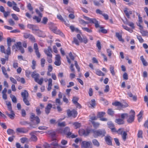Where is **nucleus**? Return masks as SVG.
Listing matches in <instances>:
<instances>
[{"label":"nucleus","mask_w":148,"mask_h":148,"mask_svg":"<svg viewBox=\"0 0 148 148\" xmlns=\"http://www.w3.org/2000/svg\"><path fill=\"white\" fill-rule=\"evenodd\" d=\"M16 131L18 132L23 133H26L28 131V130L24 127L18 128L16 129Z\"/></svg>","instance_id":"15"},{"label":"nucleus","mask_w":148,"mask_h":148,"mask_svg":"<svg viewBox=\"0 0 148 148\" xmlns=\"http://www.w3.org/2000/svg\"><path fill=\"white\" fill-rule=\"evenodd\" d=\"M112 105L116 106H119L122 107L123 106L122 104L119 102L116 101L112 103Z\"/></svg>","instance_id":"40"},{"label":"nucleus","mask_w":148,"mask_h":148,"mask_svg":"<svg viewBox=\"0 0 148 148\" xmlns=\"http://www.w3.org/2000/svg\"><path fill=\"white\" fill-rule=\"evenodd\" d=\"M110 70L112 75L114 76L115 75V73L114 71V67L111 65H110Z\"/></svg>","instance_id":"48"},{"label":"nucleus","mask_w":148,"mask_h":148,"mask_svg":"<svg viewBox=\"0 0 148 148\" xmlns=\"http://www.w3.org/2000/svg\"><path fill=\"white\" fill-rule=\"evenodd\" d=\"M44 52L48 57H51L52 56L51 54L52 50L50 46L48 47L47 49H44Z\"/></svg>","instance_id":"10"},{"label":"nucleus","mask_w":148,"mask_h":148,"mask_svg":"<svg viewBox=\"0 0 148 148\" xmlns=\"http://www.w3.org/2000/svg\"><path fill=\"white\" fill-rule=\"evenodd\" d=\"M7 133L8 135H13L15 134V132L13 130L11 129H8L7 131Z\"/></svg>","instance_id":"30"},{"label":"nucleus","mask_w":148,"mask_h":148,"mask_svg":"<svg viewBox=\"0 0 148 148\" xmlns=\"http://www.w3.org/2000/svg\"><path fill=\"white\" fill-rule=\"evenodd\" d=\"M58 132L61 134H65L67 135L68 136H71L72 134L71 132H70V128L68 127H65L64 130L61 128L60 129L58 130Z\"/></svg>","instance_id":"3"},{"label":"nucleus","mask_w":148,"mask_h":148,"mask_svg":"<svg viewBox=\"0 0 148 148\" xmlns=\"http://www.w3.org/2000/svg\"><path fill=\"white\" fill-rule=\"evenodd\" d=\"M30 120L31 122L29 123L27 121H22L20 122V124L22 125H29L31 127L35 128V127L33 126V122L36 121L35 124L36 125L40 123V120L38 116H36L34 114L32 113L30 114Z\"/></svg>","instance_id":"1"},{"label":"nucleus","mask_w":148,"mask_h":148,"mask_svg":"<svg viewBox=\"0 0 148 148\" xmlns=\"http://www.w3.org/2000/svg\"><path fill=\"white\" fill-rule=\"evenodd\" d=\"M114 112L112 110V109H109L108 110V114L109 115L113 116L114 114Z\"/></svg>","instance_id":"43"},{"label":"nucleus","mask_w":148,"mask_h":148,"mask_svg":"<svg viewBox=\"0 0 148 148\" xmlns=\"http://www.w3.org/2000/svg\"><path fill=\"white\" fill-rule=\"evenodd\" d=\"M127 24L130 26L132 29L134 28V23L132 22H127Z\"/></svg>","instance_id":"59"},{"label":"nucleus","mask_w":148,"mask_h":148,"mask_svg":"<svg viewBox=\"0 0 148 148\" xmlns=\"http://www.w3.org/2000/svg\"><path fill=\"white\" fill-rule=\"evenodd\" d=\"M37 35L38 36L43 38H44L45 37V35L43 32L40 30H39V29H38V30L37 31Z\"/></svg>","instance_id":"25"},{"label":"nucleus","mask_w":148,"mask_h":148,"mask_svg":"<svg viewBox=\"0 0 148 148\" xmlns=\"http://www.w3.org/2000/svg\"><path fill=\"white\" fill-rule=\"evenodd\" d=\"M79 133L80 136H86L88 135L90 132V131L89 130H84L83 129H81L79 130L78 131Z\"/></svg>","instance_id":"8"},{"label":"nucleus","mask_w":148,"mask_h":148,"mask_svg":"<svg viewBox=\"0 0 148 148\" xmlns=\"http://www.w3.org/2000/svg\"><path fill=\"white\" fill-rule=\"evenodd\" d=\"M41 18L39 17H38L36 16H34L33 17V19L34 20H36V21L37 23H39L41 20Z\"/></svg>","instance_id":"44"},{"label":"nucleus","mask_w":148,"mask_h":148,"mask_svg":"<svg viewBox=\"0 0 148 148\" xmlns=\"http://www.w3.org/2000/svg\"><path fill=\"white\" fill-rule=\"evenodd\" d=\"M50 29L51 30L56 34H60L61 35H63V34L60 30H58L57 27L54 25H51Z\"/></svg>","instance_id":"7"},{"label":"nucleus","mask_w":148,"mask_h":148,"mask_svg":"<svg viewBox=\"0 0 148 148\" xmlns=\"http://www.w3.org/2000/svg\"><path fill=\"white\" fill-rule=\"evenodd\" d=\"M27 27L29 29H31L33 31H38V27L36 25L28 24L27 25Z\"/></svg>","instance_id":"13"},{"label":"nucleus","mask_w":148,"mask_h":148,"mask_svg":"<svg viewBox=\"0 0 148 148\" xmlns=\"http://www.w3.org/2000/svg\"><path fill=\"white\" fill-rule=\"evenodd\" d=\"M29 38L32 42H36L34 37L32 34H30Z\"/></svg>","instance_id":"50"},{"label":"nucleus","mask_w":148,"mask_h":148,"mask_svg":"<svg viewBox=\"0 0 148 148\" xmlns=\"http://www.w3.org/2000/svg\"><path fill=\"white\" fill-rule=\"evenodd\" d=\"M100 29L99 31V32H101L102 33L104 34H106L107 33V31L103 28V27H100Z\"/></svg>","instance_id":"42"},{"label":"nucleus","mask_w":148,"mask_h":148,"mask_svg":"<svg viewBox=\"0 0 148 148\" xmlns=\"http://www.w3.org/2000/svg\"><path fill=\"white\" fill-rule=\"evenodd\" d=\"M96 73L99 76H104L105 75V74L103 73L98 69L96 70Z\"/></svg>","instance_id":"32"},{"label":"nucleus","mask_w":148,"mask_h":148,"mask_svg":"<svg viewBox=\"0 0 148 148\" xmlns=\"http://www.w3.org/2000/svg\"><path fill=\"white\" fill-rule=\"evenodd\" d=\"M66 112L67 114L69 117L72 116L74 118H75L77 116V111L74 110L71 111L70 110H68Z\"/></svg>","instance_id":"6"},{"label":"nucleus","mask_w":148,"mask_h":148,"mask_svg":"<svg viewBox=\"0 0 148 148\" xmlns=\"http://www.w3.org/2000/svg\"><path fill=\"white\" fill-rule=\"evenodd\" d=\"M105 139L107 144L109 145H112V138L110 136H107L105 137Z\"/></svg>","instance_id":"11"},{"label":"nucleus","mask_w":148,"mask_h":148,"mask_svg":"<svg viewBox=\"0 0 148 148\" xmlns=\"http://www.w3.org/2000/svg\"><path fill=\"white\" fill-rule=\"evenodd\" d=\"M10 97L12 99V101L14 103H16L17 102V99L16 97L14 95H11Z\"/></svg>","instance_id":"51"},{"label":"nucleus","mask_w":148,"mask_h":148,"mask_svg":"<svg viewBox=\"0 0 148 148\" xmlns=\"http://www.w3.org/2000/svg\"><path fill=\"white\" fill-rule=\"evenodd\" d=\"M121 135H122V138L123 140L124 141H125L126 139V136L127 135V134L126 132L124 131L122 134Z\"/></svg>","instance_id":"36"},{"label":"nucleus","mask_w":148,"mask_h":148,"mask_svg":"<svg viewBox=\"0 0 148 148\" xmlns=\"http://www.w3.org/2000/svg\"><path fill=\"white\" fill-rule=\"evenodd\" d=\"M58 125L61 127H64L66 125V123L64 121L61 123H59L58 124Z\"/></svg>","instance_id":"54"},{"label":"nucleus","mask_w":148,"mask_h":148,"mask_svg":"<svg viewBox=\"0 0 148 148\" xmlns=\"http://www.w3.org/2000/svg\"><path fill=\"white\" fill-rule=\"evenodd\" d=\"M48 21V19L47 17H44L42 21L41 22V23L45 25L46 24L47 22Z\"/></svg>","instance_id":"56"},{"label":"nucleus","mask_w":148,"mask_h":148,"mask_svg":"<svg viewBox=\"0 0 148 148\" xmlns=\"http://www.w3.org/2000/svg\"><path fill=\"white\" fill-rule=\"evenodd\" d=\"M121 118L123 120L125 118L127 117L128 116V114L127 113H123L121 115Z\"/></svg>","instance_id":"62"},{"label":"nucleus","mask_w":148,"mask_h":148,"mask_svg":"<svg viewBox=\"0 0 148 148\" xmlns=\"http://www.w3.org/2000/svg\"><path fill=\"white\" fill-rule=\"evenodd\" d=\"M73 124L75 126L76 129L80 127L81 126L80 123L77 122L74 123Z\"/></svg>","instance_id":"41"},{"label":"nucleus","mask_w":148,"mask_h":148,"mask_svg":"<svg viewBox=\"0 0 148 148\" xmlns=\"http://www.w3.org/2000/svg\"><path fill=\"white\" fill-rule=\"evenodd\" d=\"M31 135V139L32 141H36L37 140V138L36 136L33 135V132H32L30 133Z\"/></svg>","instance_id":"29"},{"label":"nucleus","mask_w":148,"mask_h":148,"mask_svg":"<svg viewBox=\"0 0 148 148\" xmlns=\"http://www.w3.org/2000/svg\"><path fill=\"white\" fill-rule=\"evenodd\" d=\"M124 12L127 18H130V15L132 14V11H128L127 10V9L126 8L125 9Z\"/></svg>","instance_id":"23"},{"label":"nucleus","mask_w":148,"mask_h":148,"mask_svg":"<svg viewBox=\"0 0 148 148\" xmlns=\"http://www.w3.org/2000/svg\"><path fill=\"white\" fill-rule=\"evenodd\" d=\"M105 114V112H99L98 113L97 117L100 119Z\"/></svg>","instance_id":"31"},{"label":"nucleus","mask_w":148,"mask_h":148,"mask_svg":"<svg viewBox=\"0 0 148 148\" xmlns=\"http://www.w3.org/2000/svg\"><path fill=\"white\" fill-rule=\"evenodd\" d=\"M10 113H9L8 112L6 111L5 112L6 114L11 119H14L15 116V114L14 111H12V112H10Z\"/></svg>","instance_id":"16"},{"label":"nucleus","mask_w":148,"mask_h":148,"mask_svg":"<svg viewBox=\"0 0 148 148\" xmlns=\"http://www.w3.org/2000/svg\"><path fill=\"white\" fill-rule=\"evenodd\" d=\"M8 22L11 25L13 26L15 24L14 21L11 18L9 19Z\"/></svg>","instance_id":"55"},{"label":"nucleus","mask_w":148,"mask_h":148,"mask_svg":"<svg viewBox=\"0 0 148 148\" xmlns=\"http://www.w3.org/2000/svg\"><path fill=\"white\" fill-rule=\"evenodd\" d=\"M137 38L138 39L139 42L142 43L144 41L143 39L142 38L141 36L140 35H137L136 36Z\"/></svg>","instance_id":"45"},{"label":"nucleus","mask_w":148,"mask_h":148,"mask_svg":"<svg viewBox=\"0 0 148 148\" xmlns=\"http://www.w3.org/2000/svg\"><path fill=\"white\" fill-rule=\"evenodd\" d=\"M39 74L38 73H36V71H34L31 74V76L34 79V80H36L39 77Z\"/></svg>","instance_id":"18"},{"label":"nucleus","mask_w":148,"mask_h":148,"mask_svg":"<svg viewBox=\"0 0 148 148\" xmlns=\"http://www.w3.org/2000/svg\"><path fill=\"white\" fill-rule=\"evenodd\" d=\"M140 59L144 66H147L148 65V63L144 58L143 56H141L140 57Z\"/></svg>","instance_id":"27"},{"label":"nucleus","mask_w":148,"mask_h":148,"mask_svg":"<svg viewBox=\"0 0 148 148\" xmlns=\"http://www.w3.org/2000/svg\"><path fill=\"white\" fill-rule=\"evenodd\" d=\"M116 36L120 41L124 42V40L122 38L121 35L119 33L116 32Z\"/></svg>","instance_id":"28"},{"label":"nucleus","mask_w":148,"mask_h":148,"mask_svg":"<svg viewBox=\"0 0 148 148\" xmlns=\"http://www.w3.org/2000/svg\"><path fill=\"white\" fill-rule=\"evenodd\" d=\"M45 61V59L44 58H42L41 59V65L42 67L44 66Z\"/></svg>","instance_id":"57"},{"label":"nucleus","mask_w":148,"mask_h":148,"mask_svg":"<svg viewBox=\"0 0 148 148\" xmlns=\"http://www.w3.org/2000/svg\"><path fill=\"white\" fill-rule=\"evenodd\" d=\"M35 81L38 84L40 85H42L43 81V78H42L40 79H39L38 78L36 80H35Z\"/></svg>","instance_id":"38"},{"label":"nucleus","mask_w":148,"mask_h":148,"mask_svg":"<svg viewBox=\"0 0 148 148\" xmlns=\"http://www.w3.org/2000/svg\"><path fill=\"white\" fill-rule=\"evenodd\" d=\"M11 16H12V18L15 20L18 21V17L14 14H11Z\"/></svg>","instance_id":"63"},{"label":"nucleus","mask_w":148,"mask_h":148,"mask_svg":"<svg viewBox=\"0 0 148 148\" xmlns=\"http://www.w3.org/2000/svg\"><path fill=\"white\" fill-rule=\"evenodd\" d=\"M92 142L94 145L97 147L99 146L100 144L96 139H93L92 140Z\"/></svg>","instance_id":"34"},{"label":"nucleus","mask_w":148,"mask_h":148,"mask_svg":"<svg viewBox=\"0 0 148 148\" xmlns=\"http://www.w3.org/2000/svg\"><path fill=\"white\" fill-rule=\"evenodd\" d=\"M115 122L119 125L123 124L124 121L123 119H116L115 121Z\"/></svg>","instance_id":"26"},{"label":"nucleus","mask_w":148,"mask_h":148,"mask_svg":"<svg viewBox=\"0 0 148 148\" xmlns=\"http://www.w3.org/2000/svg\"><path fill=\"white\" fill-rule=\"evenodd\" d=\"M140 32L143 36H148V32L147 30H144L143 29H140Z\"/></svg>","instance_id":"24"},{"label":"nucleus","mask_w":148,"mask_h":148,"mask_svg":"<svg viewBox=\"0 0 148 148\" xmlns=\"http://www.w3.org/2000/svg\"><path fill=\"white\" fill-rule=\"evenodd\" d=\"M143 112L140 111L139 114L138 115V121L139 122H140L141 119L142 117Z\"/></svg>","instance_id":"39"},{"label":"nucleus","mask_w":148,"mask_h":148,"mask_svg":"<svg viewBox=\"0 0 148 148\" xmlns=\"http://www.w3.org/2000/svg\"><path fill=\"white\" fill-rule=\"evenodd\" d=\"M61 57L59 54H57L56 55L55 58V61L54 62V64L57 66H59L61 64V61L60 60Z\"/></svg>","instance_id":"9"},{"label":"nucleus","mask_w":148,"mask_h":148,"mask_svg":"<svg viewBox=\"0 0 148 148\" xmlns=\"http://www.w3.org/2000/svg\"><path fill=\"white\" fill-rule=\"evenodd\" d=\"M23 34V37L26 39L29 38L31 34L27 33H24Z\"/></svg>","instance_id":"60"},{"label":"nucleus","mask_w":148,"mask_h":148,"mask_svg":"<svg viewBox=\"0 0 148 148\" xmlns=\"http://www.w3.org/2000/svg\"><path fill=\"white\" fill-rule=\"evenodd\" d=\"M130 115L129 117L127 120V122L129 123H132L134 121L135 115V112L134 111L131 110L130 112Z\"/></svg>","instance_id":"5"},{"label":"nucleus","mask_w":148,"mask_h":148,"mask_svg":"<svg viewBox=\"0 0 148 148\" xmlns=\"http://www.w3.org/2000/svg\"><path fill=\"white\" fill-rule=\"evenodd\" d=\"M93 136L94 137L97 138L98 137H103L105 136L106 132L104 129H99L97 130H92Z\"/></svg>","instance_id":"2"},{"label":"nucleus","mask_w":148,"mask_h":148,"mask_svg":"<svg viewBox=\"0 0 148 148\" xmlns=\"http://www.w3.org/2000/svg\"><path fill=\"white\" fill-rule=\"evenodd\" d=\"M10 80L11 82L14 84H17V81L16 80L14 79V78L12 77H11L10 78Z\"/></svg>","instance_id":"61"},{"label":"nucleus","mask_w":148,"mask_h":148,"mask_svg":"<svg viewBox=\"0 0 148 148\" xmlns=\"http://www.w3.org/2000/svg\"><path fill=\"white\" fill-rule=\"evenodd\" d=\"M78 98L76 97H73V99L72 100V101L74 104H76V103H78L77 101L78 100Z\"/></svg>","instance_id":"49"},{"label":"nucleus","mask_w":148,"mask_h":148,"mask_svg":"<svg viewBox=\"0 0 148 148\" xmlns=\"http://www.w3.org/2000/svg\"><path fill=\"white\" fill-rule=\"evenodd\" d=\"M123 132V129L122 128H120L119 129L117 130L116 129V131L113 132H116L118 134L121 135L122 134Z\"/></svg>","instance_id":"35"},{"label":"nucleus","mask_w":148,"mask_h":148,"mask_svg":"<svg viewBox=\"0 0 148 148\" xmlns=\"http://www.w3.org/2000/svg\"><path fill=\"white\" fill-rule=\"evenodd\" d=\"M91 143L90 142L83 141L82 143V148H86L88 147L90 145Z\"/></svg>","instance_id":"19"},{"label":"nucleus","mask_w":148,"mask_h":148,"mask_svg":"<svg viewBox=\"0 0 148 148\" xmlns=\"http://www.w3.org/2000/svg\"><path fill=\"white\" fill-rule=\"evenodd\" d=\"M15 44L16 46V48L18 49L22 47L21 45V42H17Z\"/></svg>","instance_id":"53"},{"label":"nucleus","mask_w":148,"mask_h":148,"mask_svg":"<svg viewBox=\"0 0 148 148\" xmlns=\"http://www.w3.org/2000/svg\"><path fill=\"white\" fill-rule=\"evenodd\" d=\"M1 69L5 77L7 78H8L9 76L7 73V70H6L4 66H2L1 67Z\"/></svg>","instance_id":"22"},{"label":"nucleus","mask_w":148,"mask_h":148,"mask_svg":"<svg viewBox=\"0 0 148 148\" xmlns=\"http://www.w3.org/2000/svg\"><path fill=\"white\" fill-rule=\"evenodd\" d=\"M21 95L22 97L23 98H28L29 96V93L26 90H24V92L21 93Z\"/></svg>","instance_id":"21"},{"label":"nucleus","mask_w":148,"mask_h":148,"mask_svg":"<svg viewBox=\"0 0 148 148\" xmlns=\"http://www.w3.org/2000/svg\"><path fill=\"white\" fill-rule=\"evenodd\" d=\"M92 123L93 126L95 128L98 127L100 125L99 123L95 121H92Z\"/></svg>","instance_id":"46"},{"label":"nucleus","mask_w":148,"mask_h":148,"mask_svg":"<svg viewBox=\"0 0 148 148\" xmlns=\"http://www.w3.org/2000/svg\"><path fill=\"white\" fill-rule=\"evenodd\" d=\"M53 140V141L51 144V145L55 147L58 146V141H57V140L56 139H55L54 140Z\"/></svg>","instance_id":"47"},{"label":"nucleus","mask_w":148,"mask_h":148,"mask_svg":"<svg viewBox=\"0 0 148 148\" xmlns=\"http://www.w3.org/2000/svg\"><path fill=\"white\" fill-rule=\"evenodd\" d=\"M28 98H23V101L25 103L27 106H29L30 104L29 101L27 99Z\"/></svg>","instance_id":"52"},{"label":"nucleus","mask_w":148,"mask_h":148,"mask_svg":"<svg viewBox=\"0 0 148 148\" xmlns=\"http://www.w3.org/2000/svg\"><path fill=\"white\" fill-rule=\"evenodd\" d=\"M143 132L142 130H139L138 131L137 134V137L138 138H143Z\"/></svg>","instance_id":"37"},{"label":"nucleus","mask_w":148,"mask_h":148,"mask_svg":"<svg viewBox=\"0 0 148 148\" xmlns=\"http://www.w3.org/2000/svg\"><path fill=\"white\" fill-rule=\"evenodd\" d=\"M52 106L51 104L49 103L45 108V112L47 114H48L50 112Z\"/></svg>","instance_id":"17"},{"label":"nucleus","mask_w":148,"mask_h":148,"mask_svg":"<svg viewBox=\"0 0 148 148\" xmlns=\"http://www.w3.org/2000/svg\"><path fill=\"white\" fill-rule=\"evenodd\" d=\"M6 105L7 106L8 110L10 111V112L13 111L12 110L11 104L10 102H8L6 103Z\"/></svg>","instance_id":"33"},{"label":"nucleus","mask_w":148,"mask_h":148,"mask_svg":"<svg viewBox=\"0 0 148 148\" xmlns=\"http://www.w3.org/2000/svg\"><path fill=\"white\" fill-rule=\"evenodd\" d=\"M32 67L33 69H35V66L36 64V61L34 60H33L32 61Z\"/></svg>","instance_id":"58"},{"label":"nucleus","mask_w":148,"mask_h":148,"mask_svg":"<svg viewBox=\"0 0 148 148\" xmlns=\"http://www.w3.org/2000/svg\"><path fill=\"white\" fill-rule=\"evenodd\" d=\"M84 18L86 20L90 21V22L94 24L96 28H97L99 27H101V26L99 25L98 21L95 19L90 18L85 16H84Z\"/></svg>","instance_id":"4"},{"label":"nucleus","mask_w":148,"mask_h":148,"mask_svg":"<svg viewBox=\"0 0 148 148\" xmlns=\"http://www.w3.org/2000/svg\"><path fill=\"white\" fill-rule=\"evenodd\" d=\"M87 104L90 107L94 108L95 106V101L94 99H92L90 102H88Z\"/></svg>","instance_id":"20"},{"label":"nucleus","mask_w":148,"mask_h":148,"mask_svg":"<svg viewBox=\"0 0 148 148\" xmlns=\"http://www.w3.org/2000/svg\"><path fill=\"white\" fill-rule=\"evenodd\" d=\"M0 47V51L2 53H3L5 54H6L8 56L10 55L11 54V51H10L9 52L8 51V49L7 50L5 51V48L4 46L1 45Z\"/></svg>","instance_id":"14"},{"label":"nucleus","mask_w":148,"mask_h":148,"mask_svg":"<svg viewBox=\"0 0 148 148\" xmlns=\"http://www.w3.org/2000/svg\"><path fill=\"white\" fill-rule=\"evenodd\" d=\"M13 9L15 11L19 12L20 11V10L19 8L17 7V6H13L12 7Z\"/></svg>","instance_id":"64"},{"label":"nucleus","mask_w":148,"mask_h":148,"mask_svg":"<svg viewBox=\"0 0 148 148\" xmlns=\"http://www.w3.org/2000/svg\"><path fill=\"white\" fill-rule=\"evenodd\" d=\"M108 127L111 129L112 132L116 131V128L114 127V125L111 121H109L107 122Z\"/></svg>","instance_id":"12"}]
</instances>
